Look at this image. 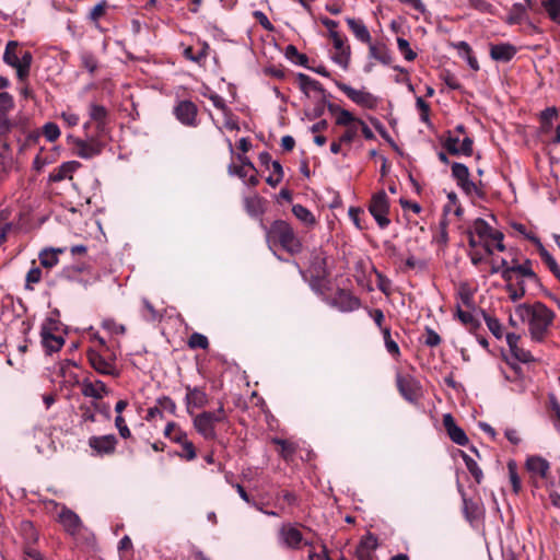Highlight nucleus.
Listing matches in <instances>:
<instances>
[{"mask_svg":"<svg viewBox=\"0 0 560 560\" xmlns=\"http://www.w3.org/2000/svg\"><path fill=\"white\" fill-rule=\"evenodd\" d=\"M40 133L47 141L54 142L60 137V129L55 122H47L43 126Z\"/></svg>","mask_w":560,"mask_h":560,"instance_id":"nucleus-54","label":"nucleus"},{"mask_svg":"<svg viewBox=\"0 0 560 560\" xmlns=\"http://www.w3.org/2000/svg\"><path fill=\"white\" fill-rule=\"evenodd\" d=\"M463 460L470 472V475L474 477L477 483H480L483 478V474L481 468L478 466V464L466 453L462 452Z\"/></svg>","mask_w":560,"mask_h":560,"instance_id":"nucleus-41","label":"nucleus"},{"mask_svg":"<svg viewBox=\"0 0 560 560\" xmlns=\"http://www.w3.org/2000/svg\"><path fill=\"white\" fill-rule=\"evenodd\" d=\"M86 358L91 368L98 374L117 378L120 376L121 371L117 366V355L112 348L104 350H96V348H89Z\"/></svg>","mask_w":560,"mask_h":560,"instance_id":"nucleus-4","label":"nucleus"},{"mask_svg":"<svg viewBox=\"0 0 560 560\" xmlns=\"http://www.w3.org/2000/svg\"><path fill=\"white\" fill-rule=\"evenodd\" d=\"M474 234H477L480 238H490L492 232L494 231L490 224L481 219L478 218L474 221Z\"/></svg>","mask_w":560,"mask_h":560,"instance_id":"nucleus-47","label":"nucleus"},{"mask_svg":"<svg viewBox=\"0 0 560 560\" xmlns=\"http://www.w3.org/2000/svg\"><path fill=\"white\" fill-rule=\"evenodd\" d=\"M527 240L533 242L538 250V254L544 261V264L548 267V269L553 273V276L560 281V267L558 266L556 259L541 244L540 240L537 236H527Z\"/></svg>","mask_w":560,"mask_h":560,"instance_id":"nucleus-22","label":"nucleus"},{"mask_svg":"<svg viewBox=\"0 0 560 560\" xmlns=\"http://www.w3.org/2000/svg\"><path fill=\"white\" fill-rule=\"evenodd\" d=\"M244 206L246 212L250 217H259L265 212V199L259 197L258 195L246 197L244 199Z\"/></svg>","mask_w":560,"mask_h":560,"instance_id":"nucleus-34","label":"nucleus"},{"mask_svg":"<svg viewBox=\"0 0 560 560\" xmlns=\"http://www.w3.org/2000/svg\"><path fill=\"white\" fill-rule=\"evenodd\" d=\"M423 337H424L423 342L428 347H436L441 343V337L439 336V334L436 331H434L430 327H425Z\"/></svg>","mask_w":560,"mask_h":560,"instance_id":"nucleus-61","label":"nucleus"},{"mask_svg":"<svg viewBox=\"0 0 560 560\" xmlns=\"http://www.w3.org/2000/svg\"><path fill=\"white\" fill-rule=\"evenodd\" d=\"M310 272L314 275L316 281H323L328 276L326 258L320 254L313 255Z\"/></svg>","mask_w":560,"mask_h":560,"instance_id":"nucleus-33","label":"nucleus"},{"mask_svg":"<svg viewBox=\"0 0 560 560\" xmlns=\"http://www.w3.org/2000/svg\"><path fill=\"white\" fill-rule=\"evenodd\" d=\"M186 409L188 415L192 416L194 408H202L208 404V395L200 387H191L187 385L186 387Z\"/></svg>","mask_w":560,"mask_h":560,"instance_id":"nucleus-17","label":"nucleus"},{"mask_svg":"<svg viewBox=\"0 0 560 560\" xmlns=\"http://www.w3.org/2000/svg\"><path fill=\"white\" fill-rule=\"evenodd\" d=\"M516 314L523 320H528V330L535 342L545 340L556 317L555 312L541 302H536L533 305L521 304L516 307Z\"/></svg>","mask_w":560,"mask_h":560,"instance_id":"nucleus-1","label":"nucleus"},{"mask_svg":"<svg viewBox=\"0 0 560 560\" xmlns=\"http://www.w3.org/2000/svg\"><path fill=\"white\" fill-rule=\"evenodd\" d=\"M361 305L360 299L346 290H338L334 298V306L341 312H352Z\"/></svg>","mask_w":560,"mask_h":560,"instance_id":"nucleus-21","label":"nucleus"},{"mask_svg":"<svg viewBox=\"0 0 560 560\" xmlns=\"http://www.w3.org/2000/svg\"><path fill=\"white\" fill-rule=\"evenodd\" d=\"M267 241L269 244H278L291 255L302 250V243L296 236L293 228L283 220H276L267 229Z\"/></svg>","mask_w":560,"mask_h":560,"instance_id":"nucleus-2","label":"nucleus"},{"mask_svg":"<svg viewBox=\"0 0 560 560\" xmlns=\"http://www.w3.org/2000/svg\"><path fill=\"white\" fill-rule=\"evenodd\" d=\"M359 119L348 109H343L337 115L336 125L347 128L357 125Z\"/></svg>","mask_w":560,"mask_h":560,"instance_id":"nucleus-53","label":"nucleus"},{"mask_svg":"<svg viewBox=\"0 0 560 560\" xmlns=\"http://www.w3.org/2000/svg\"><path fill=\"white\" fill-rule=\"evenodd\" d=\"M13 158L11 153L0 152V180H4L12 167Z\"/></svg>","mask_w":560,"mask_h":560,"instance_id":"nucleus-52","label":"nucleus"},{"mask_svg":"<svg viewBox=\"0 0 560 560\" xmlns=\"http://www.w3.org/2000/svg\"><path fill=\"white\" fill-rule=\"evenodd\" d=\"M90 119L96 125L97 137H102L107 133L108 125V110L100 104L92 103L89 106Z\"/></svg>","mask_w":560,"mask_h":560,"instance_id":"nucleus-18","label":"nucleus"},{"mask_svg":"<svg viewBox=\"0 0 560 560\" xmlns=\"http://www.w3.org/2000/svg\"><path fill=\"white\" fill-rule=\"evenodd\" d=\"M81 166L82 164L78 161L63 162L49 174V180L54 183H59L67 178L71 179L72 174Z\"/></svg>","mask_w":560,"mask_h":560,"instance_id":"nucleus-23","label":"nucleus"},{"mask_svg":"<svg viewBox=\"0 0 560 560\" xmlns=\"http://www.w3.org/2000/svg\"><path fill=\"white\" fill-rule=\"evenodd\" d=\"M376 539L373 537H368L361 540L360 545L357 547L355 557L358 560H375V556L373 550L376 548Z\"/></svg>","mask_w":560,"mask_h":560,"instance_id":"nucleus-31","label":"nucleus"},{"mask_svg":"<svg viewBox=\"0 0 560 560\" xmlns=\"http://www.w3.org/2000/svg\"><path fill=\"white\" fill-rule=\"evenodd\" d=\"M456 316L471 334H476L481 327L480 322L471 313L463 311L460 307L457 308Z\"/></svg>","mask_w":560,"mask_h":560,"instance_id":"nucleus-37","label":"nucleus"},{"mask_svg":"<svg viewBox=\"0 0 560 560\" xmlns=\"http://www.w3.org/2000/svg\"><path fill=\"white\" fill-rule=\"evenodd\" d=\"M505 291L512 302H517L526 294L525 282L520 280L516 284L505 285Z\"/></svg>","mask_w":560,"mask_h":560,"instance_id":"nucleus-44","label":"nucleus"},{"mask_svg":"<svg viewBox=\"0 0 560 560\" xmlns=\"http://www.w3.org/2000/svg\"><path fill=\"white\" fill-rule=\"evenodd\" d=\"M285 57L292 62L308 68V58L306 55L299 52L294 45H288L284 52Z\"/></svg>","mask_w":560,"mask_h":560,"instance_id":"nucleus-39","label":"nucleus"},{"mask_svg":"<svg viewBox=\"0 0 560 560\" xmlns=\"http://www.w3.org/2000/svg\"><path fill=\"white\" fill-rule=\"evenodd\" d=\"M525 466L529 472L538 475L540 478H546L550 469L549 462L541 456H529Z\"/></svg>","mask_w":560,"mask_h":560,"instance_id":"nucleus-27","label":"nucleus"},{"mask_svg":"<svg viewBox=\"0 0 560 560\" xmlns=\"http://www.w3.org/2000/svg\"><path fill=\"white\" fill-rule=\"evenodd\" d=\"M369 55L385 66L393 61L390 50L384 44H372V40L369 44Z\"/></svg>","mask_w":560,"mask_h":560,"instance_id":"nucleus-30","label":"nucleus"},{"mask_svg":"<svg viewBox=\"0 0 560 560\" xmlns=\"http://www.w3.org/2000/svg\"><path fill=\"white\" fill-rule=\"evenodd\" d=\"M102 327L115 335H124L126 332V327L122 324L116 323L112 318L104 319L102 322Z\"/></svg>","mask_w":560,"mask_h":560,"instance_id":"nucleus-58","label":"nucleus"},{"mask_svg":"<svg viewBox=\"0 0 560 560\" xmlns=\"http://www.w3.org/2000/svg\"><path fill=\"white\" fill-rule=\"evenodd\" d=\"M194 428L207 441H219L217 424L230 427L226 411L221 402L214 411H203L194 418Z\"/></svg>","mask_w":560,"mask_h":560,"instance_id":"nucleus-3","label":"nucleus"},{"mask_svg":"<svg viewBox=\"0 0 560 560\" xmlns=\"http://www.w3.org/2000/svg\"><path fill=\"white\" fill-rule=\"evenodd\" d=\"M73 145L74 154L85 160L100 155L104 148V143L96 137L89 140L75 138Z\"/></svg>","mask_w":560,"mask_h":560,"instance_id":"nucleus-11","label":"nucleus"},{"mask_svg":"<svg viewBox=\"0 0 560 560\" xmlns=\"http://www.w3.org/2000/svg\"><path fill=\"white\" fill-rule=\"evenodd\" d=\"M335 52L331 59L338 63L342 69L347 70L350 62L351 49L347 44V38L339 33H332L331 37Z\"/></svg>","mask_w":560,"mask_h":560,"instance_id":"nucleus-12","label":"nucleus"},{"mask_svg":"<svg viewBox=\"0 0 560 560\" xmlns=\"http://www.w3.org/2000/svg\"><path fill=\"white\" fill-rule=\"evenodd\" d=\"M451 167H452V176H453V178L455 179L457 186L466 195L475 194L479 198H485L486 197V192H485V190L481 187L482 183L479 182V184H476L472 180H470V178H469L470 177L469 168L465 164L458 163V162H454V163H452Z\"/></svg>","mask_w":560,"mask_h":560,"instance_id":"nucleus-5","label":"nucleus"},{"mask_svg":"<svg viewBox=\"0 0 560 560\" xmlns=\"http://www.w3.org/2000/svg\"><path fill=\"white\" fill-rule=\"evenodd\" d=\"M180 445L183 446V453L179 454L180 457H184L187 460H192L196 458V447L192 442L186 438L185 441L180 443Z\"/></svg>","mask_w":560,"mask_h":560,"instance_id":"nucleus-63","label":"nucleus"},{"mask_svg":"<svg viewBox=\"0 0 560 560\" xmlns=\"http://www.w3.org/2000/svg\"><path fill=\"white\" fill-rule=\"evenodd\" d=\"M359 128L357 125L347 127L345 132L338 138L339 142L343 144H351L358 135Z\"/></svg>","mask_w":560,"mask_h":560,"instance_id":"nucleus-62","label":"nucleus"},{"mask_svg":"<svg viewBox=\"0 0 560 560\" xmlns=\"http://www.w3.org/2000/svg\"><path fill=\"white\" fill-rule=\"evenodd\" d=\"M23 532L26 539L25 546L23 548L24 556L33 560H45V557L40 553V551L34 547V544L38 539V535L34 529L33 524L31 522L23 523Z\"/></svg>","mask_w":560,"mask_h":560,"instance_id":"nucleus-16","label":"nucleus"},{"mask_svg":"<svg viewBox=\"0 0 560 560\" xmlns=\"http://www.w3.org/2000/svg\"><path fill=\"white\" fill-rule=\"evenodd\" d=\"M559 120V115L556 108H547L540 115V130L541 133L548 137L552 133L556 121Z\"/></svg>","mask_w":560,"mask_h":560,"instance_id":"nucleus-29","label":"nucleus"},{"mask_svg":"<svg viewBox=\"0 0 560 560\" xmlns=\"http://www.w3.org/2000/svg\"><path fill=\"white\" fill-rule=\"evenodd\" d=\"M369 211L381 229H386L390 224V220L388 219L389 199L385 190L382 189L373 194L369 205Z\"/></svg>","mask_w":560,"mask_h":560,"instance_id":"nucleus-6","label":"nucleus"},{"mask_svg":"<svg viewBox=\"0 0 560 560\" xmlns=\"http://www.w3.org/2000/svg\"><path fill=\"white\" fill-rule=\"evenodd\" d=\"M443 425L446 430L448 438L457 445L465 446L468 444L469 440L465 433V431L459 428L451 413H445L443 416Z\"/></svg>","mask_w":560,"mask_h":560,"instance_id":"nucleus-20","label":"nucleus"},{"mask_svg":"<svg viewBox=\"0 0 560 560\" xmlns=\"http://www.w3.org/2000/svg\"><path fill=\"white\" fill-rule=\"evenodd\" d=\"M59 521L65 529L71 535L79 533L82 525L80 517L69 509H63L60 512Z\"/></svg>","mask_w":560,"mask_h":560,"instance_id":"nucleus-26","label":"nucleus"},{"mask_svg":"<svg viewBox=\"0 0 560 560\" xmlns=\"http://www.w3.org/2000/svg\"><path fill=\"white\" fill-rule=\"evenodd\" d=\"M508 469H509L510 482L512 485V490L515 494H518L522 490V482H521V478L517 474L516 464L514 462H510L508 464Z\"/></svg>","mask_w":560,"mask_h":560,"instance_id":"nucleus-51","label":"nucleus"},{"mask_svg":"<svg viewBox=\"0 0 560 560\" xmlns=\"http://www.w3.org/2000/svg\"><path fill=\"white\" fill-rule=\"evenodd\" d=\"M80 418L82 422H95V409L93 407V401L91 405L82 404L79 406Z\"/></svg>","mask_w":560,"mask_h":560,"instance_id":"nucleus-57","label":"nucleus"},{"mask_svg":"<svg viewBox=\"0 0 560 560\" xmlns=\"http://www.w3.org/2000/svg\"><path fill=\"white\" fill-rule=\"evenodd\" d=\"M396 385L399 394L411 404L418 402L422 396V387L419 381L410 374L397 373Z\"/></svg>","mask_w":560,"mask_h":560,"instance_id":"nucleus-7","label":"nucleus"},{"mask_svg":"<svg viewBox=\"0 0 560 560\" xmlns=\"http://www.w3.org/2000/svg\"><path fill=\"white\" fill-rule=\"evenodd\" d=\"M520 340H521L520 335L512 334V332L506 335V342L509 345V348H510L513 357L523 363H528V362L534 361V358L530 354V352L518 346Z\"/></svg>","mask_w":560,"mask_h":560,"instance_id":"nucleus-24","label":"nucleus"},{"mask_svg":"<svg viewBox=\"0 0 560 560\" xmlns=\"http://www.w3.org/2000/svg\"><path fill=\"white\" fill-rule=\"evenodd\" d=\"M89 446L96 453V455H112L116 451L118 440L114 434L91 436L89 439Z\"/></svg>","mask_w":560,"mask_h":560,"instance_id":"nucleus-13","label":"nucleus"},{"mask_svg":"<svg viewBox=\"0 0 560 560\" xmlns=\"http://www.w3.org/2000/svg\"><path fill=\"white\" fill-rule=\"evenodd\" d=\"M33 62V55L26 50L22 54L21 58H18V66H15L16 77L20 82L26 81L30 75L31 66Z\"/></svg>","mask_w":560,"mask_h":560,"instance_id":"nucleus-32","label":"nucleus"},{"mask_svg":"<svg viewBox=\"0 0 560 560\" xmlns=\"http://www.w3.org/2000/svg\"><path fill=\"white\" fill-rule=\"evenodd\" d=\"M516 55V48L509 44H495L490 46V56L495 61L509 62Z\"/></svg>","mask_w":560,"mask_h":560,"instance_id":"nucleus-25","label":"nucleus"},{"mask_svg":"<svg viewBox=\"0 0 560 560\" xmlns=\"http://www.w3.org/2000/svg\"><path fill=\"white\" fill-rule=\"evenodd\" d=\"M511 270H514V272L521 277L530 279L536 285L542 287L539 277L532 269V261L529 259H526L521 265L514 264L511 266Z\"/></svg>","mask_w":560,"mask_h":560,"instance_id":"nucleus-35","label":"nucleus"},{"mask_svg":"<svg viewBox=\"0 0 560 560\" xmlns=\"http://www.w3.org/2000/svg\"><path fill=\"white\" fill-rule=\"evenodd\" d=\"M336 86L343 92L352 102H354L357 105L374 109L377 106V97L374 96L372 93L366 91H360L351 88L350 85L334 80Z\"/></svg>","mask_w":560,"mask_h":560,"instance_id":"nucleus-8","label":"nucleus"},{"mask_svg":"<svg viewBox=\"0 0 560 560\" xmlns=\"http://www.w3.org/2000/svg\"><path fill=\"white\" fill-rule=\"evenodd\" d=\"M480 313L482 314V317L489 328V330L492 332V335L500 339L503 336L502 325L499 322L498 318L490 316L487 312L483 310H480Z\"/></svg>","mask_w":560,"mask_h":560,"instance_id":"nucleus-43","label":"nucleus"},{"mask_svg":"<svg viewBox=\"0 0 560 560\" xmlns=\"http://www.w3.org/2000/svg\"><path fill=\"white\" fill-rule=\"evenodd\" d=\"M296 80L299 82L300 90L306 96H310V91L312 90L320 94V96H323V103H326V98L331 97V94L324 89L323 84L319 81L311 78L310 75L305 73H298Z\"/></svg>","mask_w":560,"mask_h":560,"instance_id":"nucleus-19","label":"nucleus"},{"mask_svg":"<svg viewBox=\"0 0 560 560\" xmlns=\"http://www.w3.org/2000/svg\"><path fill=\"white\" fill-rule=\"evenodd\" d=\"M156 405L160 407V409L168 411L171 415L176 413V404L175 401L168 397V396H162L156 399Z\"/></svg>","mask_w":560,"mask_h":560,"instance_id":"nucleus-60","label":"nucleus"},{"mask_svg":"<svg viewBox=\"0 0 560 560\" xmlns=\"http://www.w3.org/2000/svg\"><path fill=\"white\" fill-rule=\"evenodd\" d=\"M541 4L549 19L560 25V0H544Z\"/></svg>","mask_w":560,"mask_h":560,"instance_id":"nucleus-40","label":"nucleus"},{"mask_svg":"<svg viewBox=\"0 0 560 560\" xmlns=\"http://www.w3.org/2000/svg\"><path fill=\"white\" fill-rule=\"evenodd\" d=\"M526 7L522 3H514L512 5V9L510 11V18L509 22L511 24H518L523 21L525 13H526Z\"/></svg>","mask_w":560,"mask_h":560,"instance_id":"nucleus-55","label":"nucleus"},{"mask_svg":"<svg viewBox=\"0 0 560 560\" xmlns=\"http://www.w3.org/2000/svg\"><path fill=\"white\" fill-rule=\"evenodd\" d=\"M382 334L385 342L386 350L395 358L400 355V350L397 342L392 338L390 328H382Z\"/></svg>","mask_w":560,"mask_h":560,"instance_id":"nucleus-48","label":"nucleus"},{"mask_svg":"<svg viewBox=\"0 0 560 560\" xmlns=\"http://www.w3.org/2000/svg\"><path fill=\"white\" fill-rule=\"evenodd\" d=\"M377 288L385 295L390 294L392 281L382 272L376 271Z\"/></svg>","mask_w":560,"mask_h":560,"instance_id":"nucleus-64","label":"nucleus"},{"mask_svg":"<svg viewBox=\"0 0 560 560\" xmlns=\"http://www.w3.org/2000/svg\"><path fill=\"white\" fill-rule=\"evenodd\" d=\"M77 383L79 384L84 397H91L95 400H100L109 394V388L101 380L91 381L90 377H85L81 382L78 381Z\"/></svg>","mask_w":560,"mask_h":560,"instance_id":"nucleus-14","label":"nucleus"},{"mask_svg":"<svg viewBox=\"0 0 560 560\" xmlns=\"http://www.w3.org/2000/svg\"><path fill=\"white\" fill-rule=\"evenodd\" d=\"M81 65L85 68L90 73H94L97 69V60L91 52H83L81 55Z\"/></svg>","mask_w":560,"mask_h":560,"instance_id":"nucleus-59","label":"nucleus"},{"mask_svg":"<svg viewBox=\"0 0 560 560\" xmlns=\"http://www.w3.org/2000/svg\"><path fill=\"white\" fill-rule=\"evenodd\" d=\"M65 248H45L39 254L40 265L45 268L55 267L59 259L58 255L65 253Z\"/></svg>","mask_w":560,"mask_h":560,"instance_id":"nucleus-36","label":"nucleus"},{"mask_svg":"<svg viewBox=\"0 0 560 560\" xmlns=\"http://www.w3.org/2000/svg\"><path fill=\"white\" fill-rule=\"evenodd\" d=\"M279 539L288 548L300 549L303 542L301 530L290 523L283 524L279 529Z\"/></svg>","mask_w":560,"mask_h":560,"instance_id":"nucleus-15","label":"nucleus"},{"mask_svg":"<svg viewBox=\"0 0 560 560\" xmlns=\"http://www.w3.org/2000/svg\"><path fill=\"white\" fill-rule=\"evenodd\" d=\"M108 8V3L106 0L98 2L94 5L89 12V20L95 25H98V21L106 13V9Z\"/></svg>","mask_w":560,"mask_h":560,"instance_id":"nucleus-49","label":"nucleus"},{"mask_svg":"<svg viewBox=\"0 0 560 560\" xmlns=\"http://www.w3.org/2000/svg\"><path fill=\"white\" fill-rule=\"evenodd\" d=\"M164 436L174 443L180 444L187 438V433L176 422L171 421L164 429Z\"/></svg>","mask_w":560,"mask_h":560,"instance_id":"nucleus-38","label":"nucleus"},{"mask_svg":"<svg viewBox=\"0 0 560 560\" xmlns=\"http://www.w3.org/2000/svg\"><path fill=\"white\" fill-rule=\"evenodd\" d=\"M293 214L305 224H314L316 222L314 214L304 206L298 203L292 207Z\"/></svg>","mask_w":560,"mask_h":560,"instance_id":"nucleus-46","label":"nucleus"},{"mask_svg":"<svg viewBox=\"0 0 560 560\" xmlns=\"http://www.w3.org/2000/svg\"><path fill=\"white\" fill-rule=\"evenodd\" d=\"M19 46V43L15 42V40H10L7 46H5V50H4V54H3V61L12 67V68H15V66H18V54H16V48Z\"/></svg>","mask_w":560,"mask_h":560,"instance_id":"nucleus-42","label":"nucleus"},{"mask_svg":"<svg viewBox=\"0 0 560 560\" xmlns=\"http://www.w3.org/2000/svg\"><path fill=\"white\" fill-rule=\"evenodd\" d=\"M187 345L190 349H208L209 348V340L208 338L199 332H192L187 341Z\"/></svg>","mask_w":560,"mask_h":560,"instance_id":"nucleus-50","label":"nucleus"},{"mask_svg":"<svg viewBox=\"0 0 560 560\" xmlns=\"http://www.w3.org/2000/svg\"><path fill=\"white\" fill-rule=\"evenodd\" d=\"M56 325V322L51 318H48L43 325L40 329L42 345L47 354H51L54 352L59 351L65 339L62 336L54 335L52 329Z\"/></svg>","mask_w":560,"mask_h":560,"instance_id":"nucleus-10","label":"nucleus"},{"mask_svg":"<svg viewBox=\"0 0 560 560\" xmlns=\"http://www.w3.org/2000/svg\"><path fill=\"white\" fill-rule=\"evenodd\" d=\"M397 47L400 54L404 55L408 61H413L417 58V54L410 48L409 42L402 37L397 38Z\"/></svg>","mask_w":560,"mask_h":560,"instance_id":"nucleus-56","label":"nucleus"},{"mask_svg":"<svg viewBox=\"0 0 560 560\" xmlns=\"http://www.w3.org/2000/svg\"><path fill=\"white\" fill-rule=\"evenodd\" d=\"M442 147L448 154L459 155V138L453 136L452 131L446 132V136L442 141Z\"/></svg>","mask_w":560,"mask_h":560,"instance_id":"nucleus-45","label":"nucleus"},{"mask_svg":"<svg viewBox=\"0 0 560 560\" xmlns=\"http://www.w3.org/2000/svg\"><path fill=\"white\" fill-rule=\"evenodd\" d=\"M173 114L175 115L176 119L184 126H198V107L194 102L189 100L177 102V104L174 106Z\"/></svg>","mask_w":560,"mask_h":560,"instance_id":"nucleus-9","label":"nucleus"},{"mask_svg":"<svg viewBox=\"0 0 560 560\" xmlns=\"http://www.w3.org/2000/svg\"><path fill=\"white\" fill-rule=\"evenodd\" d=\"M346 22L349 26V30L353 33L357 39L364 44H370L372 37L363 21L359 19L347 18Z\"/></svg>","mask_w":560,"mask_h":560,"instance_id":"nucleus-28","label":"nucleus"}]
</instances>
